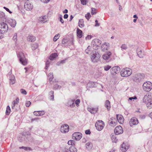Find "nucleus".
Instances as JSON below:
<instances>
[{
    "mask_svg": "<svg viewBox=\"0 0 152 152\" xmlns=\"http://www.w3.org/2000/svg\"><path fill=\"white\" fill-rule=\"evenodd\" d=\"M132 73V69L128 68H124L121 72V75L123 77H128L130 76Z\"/></svg>",
    "mask_w": 152,
    "mask_h": 152,
    "instance_id": "nucleus-1",
    "label": "nucleus"
},
{
    "mask_svg": "<svg viewBox=\"0 0 152 152\" xmlns=\"http://www.w3.org/2000/svg\"><path fill=\"white\" fill-rule=\"evenodd\" d=\"M18 57L22 64L25 66L27 64L28 60L26 58L23 52H20L18 55Z\"/></svg>",
    "mask_w": 152,
    "mask_h": 152,
    "instance_id": "nucleus-2",
    "label": "nucleus"
},
{
    "mask_svg": "<svg viewBox=\"0 0 152 152\" xmlns=\"http://www.w3.org/2000/svg\"><path fill=\"white\" fill-rule=\"evenodd\" d=\"M142 88L143 90L146 92L150 91L152 89V83L149 81L145 82L143 84Z\"/></svg>",
    "mask_w": 152,
    "mask_h": 152,
    "instance_id": "nucleus-3",
    "label": "nucleus"
},
{
    "mask_svg": "<svg viewBox=\"0 0 152 152\" xmlns=\"http://www.w3.org/2000/svg\"><path fill=\"white\" fill-rule=\"evenodd\" d=\"M102 43V41L99 39H93L91 43V46L95 50L98 49V47H99Z\"/></svg>",
    "mask_w": 152,
    "mask_h": 152,
    "instance_id": "nucleus-4",
    "label": "nucleus"
},
{
    "mask_svg": "<svg viewBox=\"0 0 152 152\" xmlns=\"http://www.w3.org/2000/svg\"><path fill=\"white\" fill-rule=\"evenodd\" d=\"M145 75L143 74L137 73L136 74L133 79V80L136 82H139L143 79Z\"/></svg>",
    "mask_w": 152,
    "mask_h": 152,
    "instance_id": "nucleus-5",
    "label": "nucleus"
},
{
    "mask_svg": "<svg viewBox=\"0 0 152 152\" xmlns=\"http://www.w3.org/2000/svg\"><path fill=\"white\" fill-rule=\"evenodd\" d=\"M8 29V26L7 24L4 23H0V31L2 33L6 32Z\"/></svg>",
    "mask_w": 152,
    "mask_h": 152,
    "instance_id": "nucleus-6",
    "label": "nucleus"
},
{
    "mask_svg": "<svg viewBox=\"0 0 152 152\" xmlns=\"http://www.w3.org/2000/svg\"><path fill=\"white\" fill-rule=\"evenodd\" d=\"M95 126L96 129L98 131H100L103 129L104 126V124L102 121H99L96 123Z\"/></svg>",
    "mask_w": 152,
    "mask_h": 152,
    "instance_id": "nucleus-7",
    "label": "nucleus"
},
{
    "mask_svg": "<svg viewBox=\"0 0 152 152\" xmlns=\"http://www.w3.org/2000/svg\"><path fill=\"white\" fill-rule=\"evenodd\" d=\"M100 56L98 52H95L91 56V59L92 62H97L99 61Z\"/></svg>",
    "mask_w": 152,
    "mask_h": 152,
    "instance_id": "nucleus-8",
    "label": "nucleus"
},
{
    "mask_svg": "<svg viewBox=\"0 0 152 152\" xmlns=\"http://www.w3.org/2000/svg\"><path fill=\"white\" fill-rule=\"evenodd\" d=\"M112 54V53L110 51H108L104 54L102 55V57L104 60L108 62L110 61L112 59L111 58Z\"/></svg>",
    "mask_w": 152,
    "mask_h": 152,
    "instance_id": "nucleus-9",
    "label": "nucleus"
},
{
    "mask_svg": "<svg viewBox=\"0 0 152 152\" xmlns=\"http://www.w3.org/2000/svg\"><path fill=\"white\" fill-rule=\"evenodd\" d=\"M69 130V126L66 124L62 125L60 128L61 132L63 133H67Z\"/></svg>",
    "mask_w": 152,
    "mask_h": 152,
    "instance_id": "nucleus-10",
    "label": "nucleus"
},
{
    "mask_svg": "<svg viewBox=\"0 0 152 152\" xmlns=\"http://www.w3.org/2000/svg\"><path fill=\"white\" fill-rule=\"evenodd\" d=\"M24 8L27 10H30L32 9L33 5L29 1L27 0L24 4Z\"/></svg>",
    "mask_w": 152,
    "mask_h": 152,
    "instance_id": "nucleus-11",
    "label": "nucleus"
},
{
    "mask_svg": "<svg viewBox=\"0 0 152 152\" xmlns=\"http://www.w3.org/2000/svg\"><path fill=\"white\" fill-rule=\"evenodd\" d=\"M121 70L120 67L118 66H115L113 67L110 69V72L113 75H115L118 73Z\"/></svg>",
    "mask_w": 152,
    "mask_h": 152,
    "instance_id": "nucleus-12",
    "label": "nucleus"
},
{
    "mask_svg": "<svg viewBox=\"0 0 152 152\" xmlns=\"http://www.w3.org/2000/svg\"><path fill=\"white\" fill-rule=\"evenodd\" d=\"M110 48V44L108 42H104L101 47L102 50L106 52Z\"/></svg>",
    "mask_w": 152,
    "mask_h": 152,
    "instance_id": "nucleus-13",
    "label": "nucleus"
},
{
    "mask_svg": "<svg viewBox=\"0 0 152 152\" xmlns=\"http://www.w3.org/2000/svg\"><path fill=\"white\" fill-rule=\"evenodd\" d=\"M82 137V134L79 132H75L72 135L73 139L77 140H79Z\"/></svg>",
    "mask_w": 152,
    "mask_h": 152,
    "instance_id": "nucleus-14",
    "label": "nucleus"
},
{
    "mask_svg": "<svg viewBox=\"0 0 152 152\" xmlns=\"http://www.w3.org/2000/svg\"><path fill=\"white\" fill-rule=\"evenodd\" d=\"M151 97L149 94H147L145 95L142 99V102L147 104L151 99Z\"/></svg>",
    "mask_w": 152,
    "mask_h": 152,
    "instance_id": "nucleus-15",
    "label": "nucleus"
},
{
    "mask_svg": "<svg viewBox=\"0 0 152 152\" xmlns=\"http://www.w3.org/2000/svg\"><path fill=\"white\" fill-rule=\"evenodd\" d=\"M123 132L122 127L121 126H116L114 130V132L115 134H122Z\"/></svg>",
    "mask_w": 152,
    "mask_h": 152,
    "instance_id": "nucleus-16",
    "label": "nucleus"
},
{
    "mask_svg": "<svg viewBox=\"0 0 152 152\" xmlns=\"http://www.w3.org/2000/svg\"><path fill=\"white\" fill-rule=\"evenodd\" d=\"M129 123L130 126H132L133 125L137 124L139 123V121L137 118L133 117L130 119Z\"/></svg>",
    "mask_w": 152,
    "mask_h": 152,
    "instance_id": "nucleus-17",
    "label": "nucleus"
},
{
    "mask_svg": "<svg viewBox=\"0 0 152 152\" xmlns=\"http://www.w3.org/2000/svg\"><path fill=\"white\" fill-rule=\"evenodd\" d=\"M75 99H69L67 102L66 105L68 107H73L75 106Z\"/></svg>",
    "mask_w": 152,
    "mask_h": 152,
    "instance_id": "nucleus-18",
    "label": "nucleus"
},
{
    "mask_svg": "<svg viewBox=\"0 0 152 152\" xmlns=\"http://www.w3.org/2000/svg\"><path fill=\"white\" fill-rule=\"evenodd\" d=\"M137 56L140 58H142L145 56L144 52L140 49H137Z\"/></svg>",
    "mask_w": 152,
    "mask_h": 152,
    "instance_id": "nucleus-19",
    "label": "nucleus"
},
{
    "mask_svg": "<svg viewBox=\"0 0 152 152\" xmlns=\"http://www.w3.org/2000/svg\"><path fill=\"white\" fill-rule=\"evenodd\" d=\"M19 102V99L18 98H16L15 100L13 101L12 104V108L15 109V107L17 106Z\"/></svg>",
    "mask_w": 152,
    "mask_h": 152,
    "instance_id": "nucleus-20",
    "label": "nucleus"
},
{
    "mask_svg": "<svg viewBox=\"0 0 152 152\" xmlns=\"http://www.w3.org/2000/svg\"><path fill=\"white\" fill-rule=\"evenodd\" d=\"M129 147V146L123 143L121 145V149L123 152H125L127 151Z\"/></svg>",
    "mask_w": 152,
    "mask_h": 152,
    "instance_id": "nucleus-21",
    "label": "nucleus"
},
{
    "mask_svg": "<svg viewBox=\"0 0 152 152\" xmlns=\"http://www.w3.org/2000/svg\"><path fill=\"white\" fill-rule=\"evenodd\" d=\"M45 113V112L44 111H34L33 114L36 116H39L44 115Z\"/></svg>",
    "mask_w": 152,
    "mask_h": 152,
    "instance_id": "nucleus-22",
    "label": "nucleus"
},
{
    "mask_svg": "<svg viewBox=\"0 0 152 152\" xmlns=\"http://www.w3.org/2000/svg\"><path fill=\"white\" fill-rule=\"evenodd\" d=\"M88 110L91 113L94 114L96 113L97 112L98 110V107L96 108H88Z\"/></svg>",
    "mask_w": 152,
    "mask_h": 152,
    "instance_id": "nucleus-23",
    "label": "nucleus"
},
{
    "mask_svg": "<svg viewBox=\"0 0 152 152\" xmlns=\"http://www.w3.org/2000/svg\"><path fill=\"white\" fill-rule=\"evenodd\" d=\"M116 118L118 122L120 124H122L124 122V119L122 115H116Z\"/></svg>",
    "mask_w": 152,
    "mask_h": 152,
    "instance_id": "nucleus-24",
    "label": "nucleus"
},
{
    "mask_svg": "<svg viewBox=\"0 0 152 152\" xmlns=\"http://www.w3.org/2000/svg\"><path fill=\"white\" fill-rule=\"evenodd\" d=\"M6 17L5 14L3 12H0V21H6Z\"/></svg>",
    "mask_w": 152,
    "mask_h": 152,
    "instance_id": "nucleus-25",
    "label": "nucleus"
},
{
    "mask_svg": "<svg viewBox=\"0 0 152 152\" xmlns=\"http://www.w3.org/2000/svg\"><path fill=\"white\" fill-rule=\"evenodd\" d=\"M9 21V23L12 27H14L15 26L16 22L15 20L10 19Z\"/></svg>",
    "mask_w": 152,
    "mask_h": 152,
    "instance_id": "nucleus-26",
    "label": "nucleus"
},
{
    "mask_svg": "<svg viewBox=\"0 0 152 152\" xmlns=\"http://www.w3.org/2000/svg\"><path fill=\"white\" fill-rule=\"evenodd\" d=\"M105 107L108 110H109L111 108L110 102L108 100H106L105 102Z\"/></svg>",
    "mask_w": 152,
    "mask_h": 152,
    "instance_id": "nucleus-27",
    "label": "nucleus"
},
{
    "mask_svg": "<svg viewBox=\"0 0 152 152\" xmlns=\"http://www.w3.org/2000/svg\"><path fill=\"white\" fill-rule=\"evenodd\" d=\"M47 17L46 16H41L39 18V20L40 22L44 23L47 21Z\"/></svg>",
    "mask_w": 152,
    "mask_h": 152,
    "instance_id": "nucleus-28",
    "label": "nucleus"
},
{
    "mask_svg": "<svg viewBox=\"0 0 152 152\" xmlns=\"http://www.w3.org/2000/svg\"><path fill=\"white\" fill-rule=\"evenodd\" d=\"M10 83L11 84H13L15 83V76L11 75L10 77Z\"/></svg>",
    "mask_w": 152,
    "mask_h": 152,
    "instance_id": "nucleus-29",
    "label": "nucleus"
},
{
    "mask_svg": "<svg viewBox=\"0 0 152 152\" xmlns=\"http://www.w3.org/2000/svg\"><path fill=\"white\" fill-rule=\"evenodd\" d=\"M27 40L31 42H34L36 40V37L32 35H29L28 37Z\"/></svg>",
    "mask_w": 152,
    "mask_h": 152,
    "instance_id": "nucleus-30",
    "label": "nucleus"
},
{
    "mask_svg": "<svg viewBox=\"0 0 152 152\" xmlns=\"http://www.w3.org/2000/svg\"><path fill=\"white\" fill-rule=\"evenodd\" d=\"M77 36L79 38H81L82 36V31L79 28L77 29Z\"/></svg>",
    "mask_w": 152,
    "mask_h": 152,
    "instance_id": "nucleus-31",
    "label": "nucleus"
},
{
    "mask_svg": "<svg viewBox=\"0 0 152 152\" xmlns=\"http://www.w3.org/2000/svg\"><path fill=\"white\" fill-rule=\"evenodd\" d=\"M116 134H112L111 138L113 142H116L118 140L116 137Z\"/></svg>",
    "mask_w": 152,
    "mask_h": 152,
    "instance_id": "nucleus-32",
    "label": "nucleus"
},
{
    "mask_svg": "<svg viewBox=\"0 0 152 152\" xmlns=\"http://www.w3.org/2000/svg\"><path fill=\"white\" fill-rule=\"evenodd\" d=\"M79 26L80 28H83L84 26V21L83 19H80L79 20L78 22Z\"/></svg>",
    "mask_w": 152,
    "mask_h": 152,
    "instance_id": "nucleus-33",
    "label": "nucleus"
},
{
    "mask_svg": "<svg viewBox=\"0 0 152 152\" xmlns=\"http://www.w3.org/2000/svg\"><path fill=\"white\" fill-rule=\"evenodd\" d=\"M57 56V54L56 53H54L50 55L49 57V59L50 60H53L56 58Z\"/></svg>",
    "mask_w": 152,
    "mask_h": 152,
    "instance_id": "nucleus-34",
    "label": "nucleus"
},
{
    "mask_svg": "<svg viewBox=\"0 0 152 152\" xmlns=\"http://www.w3.org/2000/svg\"><path fill=\"white\" fill-rule=\"evenodd\" d=\"M69 151L71 152H77V149L74 146H71L69 148Z\"/></svg>",
    "mask_w": 152,
    "mask_h": 152,
    "instance_id": "nucleus-35",
    "label": "nucleus"
},
{
    "mask_svg": "<svg viewBox=\"0 0 152 152\" xmlns=\"http://www.w3.org/2000/svg\"><path fill=\"white\" fill-rule=\"evenodd\" d=\"M86 146L87 149L90 150L92 148V144L91 143L88 142L86 144Z\"/></svg>",
    "mask_w": 152,
    "mask_h": 152,
    "instance_id": "nucleus-36",
    "label": "nucleus"
},
{
    "mask_svg": "<svg viewBox=\"0 0 152 152\" xmlns=\"http://www.w3.org/2000/svg\"><path fill=\"white\" fill-rule=\"evenodd\" d=\"M48 78L50 81H52L53 78V74L52 72L50 73L48 75Z\"/></svg>",
    "mask_w": 152,
    "mask_h": 152,
    "instance_id": "nucleus-37",
    "label": "nucleus"
},
{
    "mask_svg": "<svg viewBox=\"0 0 152 152\" xmlns=\"http://www.w3.org/2000/svg\"><path fill=\"white\" fill-rule=\"evenodd\" d=\"M94 83L92 82H89L87 85V87L88 88H93L94 86Z\"/></svg>",
    "mask_w": 152,
    "mask_h": 152,
    "instance_id": "nucleus-38",
    "label": "nucleus"
},
{
    "mask_svg": "<svg viewBox=\"0 0 152 152\" xmlns=\"http://www.w3.org/2000/svg\"><path fill=\"white\" fill-rule=\"evenodd\" d=\"M53 94V91H50L49 92V94L50 95V100L52 101H53L54 100Z\"/></svg>",
    "mask_w": 152,
    "mask_h": 152,
    "instance_id": "nucleus-39",
    "label": "nucleus"
},
{
    "mask_svg": "<svg viewBox=\"0 0 152 152\" xmlns=\"http://www.w3.org/2000/svg\"><path fill=\"white\" fill-rule=\"evenodd\" d=\"M147 107L148 109L152 108V100L151 99L146 104Z\"/></svg>",
    "mask_w": 152,
    "mask_h": 152,
    "instance_id": "nucleus-40",
    "label": "nucleus"
},
{
    "mask_svg": "<svg viewBox=\"0 0 152 152\" xmlns=\"http://www.w3.org/2000/svg\"><path fill=\"white\" fill-rule=\"evenodd\" d=\"M38 47V44L37 43H35L33 44L31 46V48L33 50H34Z\"/></svg>",
    "mask_w": 152,
    "mask_h": 152,
    "instance_id": "nucleus-41",
    "label": "nucleus"
},
{
    "mask_svg": "<svg viewBox=\"0 0 152 152\" xmlns=\"http://www.w3.org/2000/svg\"><path fill=\"white\" fill-rule=\"evenodd\" d=\"M61 88V86L58 84H55L53 87V89L54 90H56L57 89H60Z\"/></svg>",
    "mask_w": 152,
    "mask_h": 152,
    "instance_id": "nucleus-42",
    "label": "nucleus"
},
{
    "mask_svg": "<svg viewBox=\"0 0 152 152\" xmlns=\"http://www.w3.org/2000/svg\"><path fill=\"white\" fill-rule=\"evenodd\" d=\"M121 50L123 51L124 50H126L127 48V46L126 44H123L121 45Z\"/></svg>",
    "mask_w": 152,
    "mask_h": 152,
    "instance_id": "nucleus-43",
    "label": "nucleus"
},
{
    "mask_svg": "<svg viewBox=\"0 0 152 152\" xmlns=\"http://www.w3.org/2000/svg\"><path fill=\"white\" fill-rule=\"evenodd\" d=\"M12 39L15 43H16L17 41V34L16 33L14 34L12 38Z\"/></svg>",
    "mask_w": 152,
    "mask_h": 152,
    "instance_id": "nucleus-44",
    "label": "nucleus"
},
{
    "mask_svg": "<svg viewBox=\"0 0 152 152\" xmlns=\"http://www.w3.org/2000/svg\"><path fill=\"white\" fill-rule=\"evenodd\" d=\"M66 59H65L64 60H61V61H60L58 62H57V63H56L57 65L58 66H60L61 64H64V63H65V62L66 61Z\"/></svg>",
    "mask_w": 152,
    "mask_h": 152,
    "instance_id": "nucleus-45",
    "label": "nucleus"
},
{
    "mask_svg": "<svg viewBox=\"0 0 152 152\" xmlns=\"http://www.w3.org/2000/svg\"><path fill=\"white\" fill-rule=\"evenodd\" d=\"M10 112V108L9 106H7V109L6 111V114L7 115H9Z\"/></svg>",
    "mask_w": 152,
    "mask_h": 152,
    "instance_id": "nucleus-46",
    "label": "nucleus"
},
{
    "mask_svg": "<svg viewBox=\"0 0 152 152\" xmlns=\"http://www.w3.org/2000/svg\"><path fill=\"white\" fill-rule=\"evenodd\" d=\"M60 36V34H58L54 37L53 39V40L54 42H56L57 39H58L59 37Z\"/></svg>",
    "mask_w": 152,
    "mask_h": 152,
    "instance_id": "nucleus-47",
    "label": "nucleus"
},
{
    "mask_svg": "<svg viewBox=\"0 0 152 152\" xmlns=\"http://www.w3.org/2000/svg\"><path fill=\"white\" fill-rule=\"evenodd\" d=\"M111 67V66L109 65H107L105 66L104 67V69L105 71H107Z\"/></svg>",
    "mask_w": 152,
    "mask_h": 152,
    "instance_id": "nucleus-48",
    "label": "nucleus"
},
{
    "mask_svg": "<svg viewBox=\"0 0 152 152\" xmlns=\"http://www.w3.org/2000/svg\"><path fill=\"white\" fill-rule=\"evenodd\" d=\"M75 141L74 140H69L68 142V144L69 145H71L72 146H73L74 145Z\"/></svg>",
    "mask_w": 152,
    "mask_h": 152,
    "instance_id": "nucleus-49",
    "label": "nucleus"
},
{
    "mask_svg": "<svg viewBox=\"0 0 152 152\" xmlns=\"http://www.w3.org/2000/svg\"><path fill=\"white\" fill-rule=\"evenodd\" d=\"M20 148L23 149L24 150H31V148L29 147H24V146H22L21 147H20Z\"/></svg>",
    "mask_w": 152,
    "mask_h": 152,
    "instance_id": "nucleus-50",
    "label": "nucleus"
},
{
    "mask_svg": "<svg viewBox=\"0 0 152 152\" xmlns=\"http://www.w3.org/2000/svg\"><path fill=\"white\" fill-rule=\"evenodd\" d=\"M91 17V15L90 13H88L85 15V17L86 18V19L88 20Z\"/></svg>",
    "mask_w": 152,
    "mask_h": 152,
    "instance_id": "nucleus-51",
    "label": "nucleus"
},
{
    "mask_svg": "<svg viewBox=\"0 0 152 152\" xmlns=\"http://www.w3.org/2000/svg\"><path fill=\"white\" fill-rule=\"evenodd\" d=\"M20 91L21 93L23 94L26 95L27 94V92L26 91L23 89H21Z\"/></svg>",
    "mask_w": 152,
    "mask_h": 152,
    "instance_id": "nucleus-52",
    "label": "nucleus"
},
{
    "mask_svg": "<svg viewBox=\"0 0 152 152\" xmlns=\"http://www.w3.org/2000/svg\"><path fill=\"white\" fill-rule=\"evenodd\" d=\"M50 62L48 60L47 61L46 63V66L45 67V69H47L48 67L49 66Z\"/></svg>",
    "mask_w": 152,
    "mask_h": 152,
    "instance_id": "nucleus-53",
    "label": "nucleus"
},
{
    "mask_svg": "<svg viewBox=\"0 0 152 152\" xmlns=\"http://www.w3.org/2000/svg\"><path fill=\"white\" fill-rule=\"evenodd\" d=\"M80 102V100L79 99H77L76 100L75 102V103L77 107L79 106V104Z\"/></svg>",
    "mask_w": 152,
    "mask_h": 152,
    "instance_id": "nucleus-54",
    "label": "nucleus"
},
{
    "mask_svg": "<svg viewBox=\"0 0 152 152\" xmlns=\"http://www.w3.org/2000/svg\"><path fill=\"white\" fill-rule=\"evenodd\" d=\"M91 14L92 15H94L96 14V12H95V11L96 10V9L93 8H91Z\"/></svg>",
    "mask_w": 152,
    "mask_h": 152,
    "instance_id": "nucleus-55",
    "label": "nucleus"
},
{
    "mask_svg": "<svg viewBox=\"0 0 152 152\" xmlns=\"http://www.w3.org/2000/svg\"><path fill=\"white\" fill-rule=\"evenodd\" d=\"M31 104V102L30 101H27L26 104V105L27 107H28L30 106Z\"/></svg>",
    "mask_w": 152,
    "mask_h": 152,
    "instance_id": "nucleus-56",
    "label": "nucleus"
},
{
    "mask_svg": "<svg viewBox=\"0 0 152 152\" xmlns=\"http://www.w3.org/2000/svg\"><path fill=\"white\" fill-rule=\"evenodd\" d=\"M90 46H88V47L87 49H86L85 50V52L86 53H89V51L90 50Z\"/></svg>",
    "mask_w": 152,
    "mask_h": 152,
    "instance_id": "nucleus-57",
    "label": "nucleus"
},
{
    "mask_svg": "<svg viewBox=\"0 0 152 152\" xmlns=\"http://www.w3.org/2000/svg\"><path fill=\"white\" fill-rule=\"evenodd\" d=\"M81 4L83 5H86V0H80Z\"/></svg>",
    "mask_w": 152,
    "mask_h": 152,
    "instance_id": "nucleus-58",
    "label": "nucleus"
},
{
    "mask_svg": "<svg viewBox=\"0 0 152 152\" xmlns=\"http://www.w3.org/2000/svg\"><path fill=\"white\" fill-rule=\"evenodd\" d=\"M59 19L60 21L61 22V23H64V21L62 18V16L61 15H60L59 17Z\"/></svg>",
    "mask_w": 152,
    "mask_h": 152,
    "instance_id": "nucleus-59",
    "label": "nucleus"
},
{
    "mask_svg": "<svg viewBox=\"0 0 152 152\" xmlns=\"http://www.w3.org/2000/svg\"><path fill=\"white\" fill-rule=\"evenodd\" d=\"M137 99V97L136 96H134V97H129V100H132L136 99Z\"/></svg>",
    "mask_w": 152,
    "mask_h": 152,
    "instance_id": "nucleus-60",
    "label": "nucleus"
},
{
    "mask_svg": "<svg viewBox=\"0 0 152 152\" xmlns=\"http://www.w3.org/2000/svg\"><path fill=\"white\" fill-rule=\"evenodd\" d=\"M40 1L44 3H47L50 1V0H40Z\"/></svg>",
    "mask_w": 152,
    "mask_h": 152,
    "instance_id": "nucleus-61",
    "label": "nucleus"
},
{
    "mask_svg": "<svg viewBox=\"0 0 152 152\" xmlns=\"http://www.w3.org/2000/svg\"><path fill=\"white\" fill-rule=\"evenodd\" d=\"M4 8L7 11L9 12L10 13H11L12 12L9 10V9L6 7H4Z\"/></svg>",
    "mask_w": 152,
    "mask_h": 152,
    "instance_id": "nucleus-62",
    "label": "nucleus"
},
{
    "mask_svg": "<svg viewBox=\"0 0 152 152\" xmlns=\"http://www.w3.org/2000/svg\"><path fill=\"white\" fill-rule=\"evenodd\" d=\"M85 133L86 134H91V132L89 130H87L85 131Z\"/></svg>",
    "mask_w": 152,
    "mask_h": 152,
    "instance_id": "nucleus-63",
    "label": "nucleus"
},
{
    "mask_svg": "<svg viewBox=\"0 0 152 152\" xmlns=\"http://www.w3.org/2000/svg\"><path fill=\"white\" fill-rule=\"evenodd\" d=\"M92 38V36L91 35H88L87 37H86V40L90 39Z\"/></svg>",
    "mask_w": 152,
    "mask_h": 152,
    "instance_id": "nucleus-64",
    "label": "nucleus"
}]
</instances>
